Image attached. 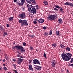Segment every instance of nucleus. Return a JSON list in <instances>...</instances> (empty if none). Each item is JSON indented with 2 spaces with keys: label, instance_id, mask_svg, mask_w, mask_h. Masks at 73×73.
Returning a JSON list of instances; mask_svg holds the SVG:
<instances>
[{
  "label": "nucleus",
  "instance_id": "obj_1",
  "mask_svg": "<svg viewBox=\"0 0 73 73\" xmlns=\"http://www.w3.org/2000/svg\"><path fill=\"white\" fill-rule=\"evenodd\" d=\"M72 56V54L70 53H67V54L64 53L61 54L62 58L65 61H69L71 60Z\"/></svg>",
  "mask_w": 73,
  "mask_h": 73
},
{
  "label": "nucleus",
  "instance_id": "obj_2",
  "mask_svg": "<svg viewBox=\"0 0 73 73\" xmlns=\"http://www.w3.org/2000/svg\"><path fill=\"white\" fill-rule=\"evenodd\" d=\"M28 11L31 12V13H34L35 14L37 13L36 9L35 8V7L34 6L28 5Z\"/></svg>",
  "mask_w": 73,
  "mask_h": 73
},
{
  "label": "nucleus",
  "instance_id": "obj_3",
  "mask_svg": "<svg viewBox=\"0 0 73 73\" xmlns=\"http://www.w3.org/2000/svg\"><path fill=\"white\" fill-rule=\"evenodd\" d=\"M16 49L18 50H20L21 53H23L24 52H25V50L24 48L20 45H16L15 46H13V49Z\"/></svg>",
  "mask_w": 73,
  "mask_h": 73
},
{
  "label": "nucleus",
  "instance_id": "obj_4",
  "mask_svg": "<svg viewBox=\"0 0 73 73\" xmlns=\"http://www.w3.org/2000/svg\"><path fill=\"white\" fill-rule=\"evenodd\" d=\"M57 18V15L55 14L54 15H50L48 17V20L52 21V20H54L55 19Z\"/></svg>",
  "mask_w": 73,
  "mask_h": 73
},
{
  "label": "nucleus",
  "instance_id": "obj_5",
  "mask_svg": "<svg viewBox=\"0 0 73 73\" xmlns=\"http://www.w3.org/2000/svg\"><path fill=\"white\" fill-rule=\"evenodd\" d=\"M19 16V17L20 18V19H25V18H26V15H25V13H24L20 14Z\"/></svg>",
  "mask_w": 73,
  "mask_h": 73
},
{
  "label": "nucleus",
  "instance_id": "obj_6",
  "mask_svg": "<svg viewBox=\"0 0 73 73\" xmlns=\"http://www.w3.org/2000/svg\"><path fill=\"white\" fill-rule=\"evenodd\" d=\"M21 26H28V23L27 22V21L26 20H23V22L21 24Z\"/></svg>",
  "mask_w": 73,
  "mask_h": 73
},
{
  "label": "nucleus",
  "instance_id": "obj_7",
  "mask_svg": "<svg viewBox=\"0 0 73 73\" xmlns=\"http://www.w3.org/2000/svg\"><path fill=\"white\" fill-rule=\"evenodd\" d=\"M33 62L34 64H38L40 65H41V64L40 63V62L36 59L33 60Z\"/></svg>",
  "mask_w": 73,
  "mask_h": 73
},
{
  "label": "nucleus",
  "instance_id": "obj_8",
  "mask_svg": "<svg viewBox=\"0 0 73 73\" xmlns=\"http://www.w3.org/2000/svg\"><path fill=\"white\" fill-rule=\"evenodd\" d=\"M56 65V62L55 60H52V61H51V66L52 67H55Z\"/></svg>",
  "mask_w": 73,
  "mask_h": 73
},
{
  "label": "nucleus",
  "instance_id": "obj_9",
  "mask_svg": "<svg viewBox=\"0 0 73 73\" xmlns=\"http://www.w3.org/2000/svg\"><path fill=\"white\" fill-rule=\"evenodd\" d=\"M23 59L18 58V60H17V63L18 64H19V65H20L21 63L23 62Z\"/></svg>",
  "mask_w": 73,
  "mask_h": 73
},
{
  "label": "nucleus",
  "instance_id": "obj_10",
  "mask_svg": "<svg viewBox=\"0 0 73 73\" xmlns=\"http://www.w3.org/2000/svg\"><path fill=\"white\" fill-rule=\"evenodd\" d=\"M38 22L39 23H43L44 22V20L43 19L40 18L38 20Z\"/></svg>",
  "mask_w": 73,
  "mask_h": 73
},
{
  "label": "nucleus",
  "instance_id": "obj_11",
  "mask_svg": "<svg viewBox=\"0 0 73 73\" xmlns=\"http://www.w3.org/2000/svg\"><path fill=\"white\" fill-rule=\"evenodd\" d=\"M0 30L1 31H5V29L3 26L0 25Z\"/></svg>",
  "mask_w": 73,
  "mask_h": 73
},
{
  "label": "nucleus",
  "instance_id": "obj_12",
  "mask_svg": "<svg viewBox=\"0 0 73 73\" xmlns=\"http://www.w3.org/2000/svg\"><path fill=\"white\" fill-rule=\"evenodd\" d=\"M29 70H32V71H33V69L32 68V65H29Z\"/></svg>",
  "mask_w": 73,
  "mask_h": 73
},
{
  "label": "nucleus",
  "instance_id": "obj_13",
  "mask_svg": "<svg viewBox=\"0 0 73 73\" xmlns=\"http://www.w3.org/2000/svg\"><path fill=\"white\" fill-rule=\"evenodd\" d=\"M17 5H19L22 6L23 4H24L21 3H20V2L19 1H17Z\"/></svg>",
  "mask_w": 73,
  "mask_h": 73
},
{
  "label": "nucleus",
  "instance_id": "obj_14",
  "mask_svg": "<svg viewBox=\"0 0 73 73\" xmlns=\"http://www.w3.org/2000/svg\"><path fill=\"white\" fill-rule=\"evenodd\" d=\"M58 21L59 23L60 24H62V19H59Z\"/></svg>",
  "mask_w": 73,
  "mask_h": 73
},
{
  "label": "nucleus",
  "instance_id": "obj_15",
  "mask_svg": "<svg viewBox=\"0 0 73 73\" xmlns=\"http://www.w3.org/2000/svg\"><path fill=\"white\" fill-rule=\"evenodd\" d=\"M43 3L46 6V5H48V2L47 1H44L43 2Z\"/></svg>",
  "mask_w": 73,
  "mask_h": 73
},
{
  "label": "nucleus",
  "instance_id": "obj_16",
  "mask_svg": "<svg viewBox=\"0 0 73 73\" xmlns=\"http://www.w3.org/2000/svg\"><path fill=\"white\" fill-rule=\"evenodd\" d=\"M70 3V2H66V3H65L64 5H65L69 6Z\"/></svg>",
  "mask_w": 73,
  "mask_h": 73
},
{
  "label": "nucleus",
  "instance_id": "obj_17",
  "mask_svg": "<svg viewBox=\"0 0 73 73\" xmlns=\"http://www.w3.org/2000/svg\"><path fill=\"white\" fill-rule=\"evenodd\" d=\"M56 35H57L58 36L60 35V33L59 32V31H57L56 32Z\"/></svg>",
  "mask_w": 73,
  "mask_h": 73
},
{
  "label": "nucleus",
  "instance_id": "obj_18",
  "mask_svg": "<svg viewBox=\"0 0 73 73\" xmlns=\"http://www.w3.org/2000/svg\"><path fill=\"white\" fill-rule=\"evenodd\" d=\"M19 23L21 24L23 22V20L21 19H20L18 21Z\"/></svg>",
  "mask_w": 73,
  "mask_h": 73
},
{
  "label": "nucleus",
  "instance_id": "obj_19",
  "mask_svg": "<svg viewBox=\"0 0 73 73\" xmlns=\"http://www.w3.org/2000/svg\"><path fill=\"white\" fill-rule=\"evenodd\" d=\"M42 68V67H39L38 68H35L36 69L38 70H41Z\"/></svg>",
  "mask_w": 73,
  "mask_h": 73
},
{
  "label": "nucleus",
  "instance_id": "obj_20",
  "mask_svg": "<svg viewBox=\"0 0 73 73\" xmlns=\"http://www.w3.org/2000/svg\"><path fill=\"white\" fill-rule=\"evenodd\" d=\"M21 2V4H24V3H25V0H20Z\"/></svg>",
  "mask_w": 73,
  "mask_h": 73
},
{
  "label": "nucleus",
  "instance_id": "obj_21",
  "mask_svg": "<svg viewBox=\"0 0 73 73\" xmlns=\"http://www.w3.org/2000/svg\"><path fill=\"white\" fill-rule=\"evenodd\" d=\"M13 19V17H11L9 18V21H12Z\"/></svg>",
  "mask_w": 73,
  "mask_h": 73
},
{
  "label": "nucleus",
  "instance_id": "obj_22",
  "mask_svg": "<svg viewBox=\"0 0 73 73\" xmlns=\"http://www.w3.org/2000/svg\"><path fill=\"white\" fill-rule=\"evenodd\" d=\"M21 9L23 11H25V9L24 7H22L21 8Z\"/></svg>",
  "mask_w": 73,
  "mask_h": 73
},
{
  "label": "nucleus",
  "instance_id": "obj_23",
  "mask_svg": "<svg viewBox=\"0 0 73 73\" xmlns=\"http://www.w3.org/2000/svg\"><path fill=\"white\" fill-rule=\"evenodd\" d=\"M52 46H54V47L55 48V47H56V46H57V44H56L54 43L53 44H52Z\"/></svg>",
  "mask_w": 73,
  "mask_h": 73
},
{
  "label": "nucleus",
  "instance_id": "obj_24",
  "mask_svg": "<svg viewBox=\"0 0 73 73\" xmlns=\"http://www.w3.org/2000/svg\"><path fill=\"white\" fill-rule=\"evenodd\" d=\"M69 6H71V7H73V4L72 3L70 2Z\"/></svg>",
  "mask_w": 73,
  "mask_h": 73
},
{
  "label": "nucleus",
  "instance_id": "obj_25",
  "mask_svg": "<svg viewBox=\"0 0 73 73\" xmlns=\"http://www.w3.org/2000/svg\"><path fill=\"white\" fill-rule=\"evenodd\" d=\"M8 35V33L7 32H4V34H3V36L4 37H5L6 35Z\"/></svg>",
  "mask_w": 73,
  "mask_h": 73
},
{
  "label": "nucleus",
  "instance_id": "obj_26",
  "mask_svg": "<svg viewBox=\"0 0 73 73\" xmlns=\"http://www.w3.org/2000/svg\"><path fill=\"white\" fill-rule=\"evenodd\" d=\"M66 50L67 51H70V48L69 47H67L66 48Z\"/></svg>",
  "mask_w": 73,
  "mask_h": 73
},
{
  "label": "nucleus",
  "instance_id": "obj_27",
  "mask_svg": "<svg viewBox=\"0 0 73 73\" xmlns=\"http://www.w3.org/2000/svg\"><path fill=\"white\" fill-rule=\"evenodd\" d=\"M29 36L30 37H32V38H33L35 37V35H29Z\"/></svg>",
  "mask_w": 73,
  "mask_h": 73
},
{
  "label": "nucleus",
  "instance_id": "obj_28",
  "mask_svg": "<svg viewBox=\"0 0 73 73\" xmlns=\"http://www.w3.org/2000/svg\"><path fill=\"white\" fill-rule=\"evenodd\" d=\"M45 36H46L48 35V33L47 32H45L44 34Z\"/></svg>",
  "mask_w": 73,
  "mask_h": 73
},
{
  "label": "nucleus",
  "instance_id": "obj_29",
  "mask_svg": "<svg viewBox=\"0 0 73 73\" xmlns=\"http://www.w3.org/2000/svg\"><path fill=\"white\" fill-rule=\"evenodd\" d=\"M8 55H5V58L6 60H8Z\"/></svg>",
  "mask_w": 73,
  "mask_h": 73
},
{
  "label": "nucleus",
  "instance_id": "obj_30",
  "mask_svg": "<svg viewBox=\"0 0 73 73\" xmlns=\"http://www.w3.org/2000/svg\"><path fill=\"white\" fill-rule=\"evenodd\" d=\"M52 33H53V32H52V31L50 30V33H49L50 35H52Z\"/></svg>",
  "mask_w": 73,
  "mask_h": 73
},
{
  "label": "nucleus",
  "instance_id": "obj_31",
  "mask_svg": "<svg viewBox=\"0 0 73 73\" xmlns=\"http://www.w3.org/2000/svg\"><path fill=\"white\" fill-rule=\"evenodd\" d=\"M13 66L15 69H16V65L15 64H13Z\"/></svg>",
  "mask_w": 73,
  "mask_h": 73
},
{
  "label": "nucleus",
  "instance_id": "obj_32",
  "mask_svg": "<svg viewBox=\"0 0 73 73\" xmlns=\"http://www.w3.org/2000/svg\"><path fill=\"white\" fill-rule=\"evenodd\" d=\"M44 56L46 58H47L46 57V54H45V53L44 52Z\"/></svg>",
  "mask_w": 73,
  "mask_h": 73
},
{
  "label": "nucleus",
  "instance_id": "obj_33",
  "mask_svg": "<svg viewBox=\"0 0 73 73\" xmlns=\"http://www.w3.org/2000/svg\"><path fill=\"white\" fill-rule=\"evenodd\" d=\"M23 46H26V45H27V43H26L24 42H23Z\"/></svg>",
  "mask_w": 73,
  "mask_h": 73
},
{
  "label": "nucleus",
  "instance_id": "obj_34",
  "mask_svg": "<svg viewBox=\"0 0 73 73\" xmlns=\"http://www.w3.org/2000/svg\"><path fill=\"white\" fill-rule=\"evenodd\" d=\"M17 57H20V58H22L23 57L22 56H21L19 54H17Z\"/></svg>",
  "mask_w": 73,
  "mask_h": 73
},
{
  "label": "nucleus",
  "instance_id": "obj_35",
  "mask_svg": "<svg viewBox=\"0 0 73 73\" xmlns=\"http://www.w3.org/2000/svg\"><path fill=\"white\" fill-rule=\"evenodd\" d=\"M54 11H59V10L58 9H57L56 8H54Z\"/></svg>",
  "mask_w": 73,
  "mask_h": 73
},
{
  "label": "nucleus",
  "instance_id": "obj_36",
  "mask_svg": "<svg viewBox=\"0 0 73 73\" xmlns=\"http://www.w3.org/2000/svg\"><path fill=\"white\" fill-rule=\"evenodd\" d=\"M32 2L33 3L36 4V2H35V0H32Z\"/></svg>",
  "mask_w": 73,
  "mask_h": 73
},
{
  "label": "nucleus",
  "instance_id": "obj_37",
  "mask_svg": "<svg viewBox=\"0 0 73 73\" xmlns=\"http://www.w3.org/2000/svg\"><path fill=\"white\" fill-rule=\"evenodd\" d=\"M38 5H37V6L36 7V9L37 10H38V9H40V7L38 6Z\"/></svg>",
  "mask_w": 73,
  "mask_h": 73
},
{
  "label": "nucleus",
  "instance_id": "obj_38",
  "mask_svg": "<svg viewBox=\"0 0 73 73\" xmlns=\"http://www.w3.org/2000/svg\"><path fill=\"white\" fill-rule=\"evenodd\" d=\"M55 7L56 8H58V9H59L60 8V6L58 5L56 6Z\"/></svg>",
  "mask_w": 73,
  "mask_h": 73
},
{
  "label": "nucleus",
  "instance_id": "obj_39",
  "mask_svg": "<svg viewBox=\"0 0 73 73\" xmlns=\"http://www.w3.org/2000/svg\"><path fill=\"white\" fill-rule=\"evenodd\" d=\"M27 2L28 3H31V2H32V0H27Z\"/></svg>",
  "mask_w": 73,
  "mask_h": 73
},
{
  "label": "nucleus",
  "instance_id": "obj_40",
  "mask_svg": "<svg viewBox=\"0 0 73 73\" xmlns=\"http://www.w3.org/2000/svg\"><path fill=\"white\" fill-rule=\"evenodd\" d=\"M59 9V10L61 11H63V9H62V7H60Z\"/></svg>",
  "mask_w": 73,
  "mask_h": 73
},
{
  "label": "nucleus",
  "instance_id": "obj_41",
  "mask_svg": "<svg viewBox=\"0 0 73 73\" xmlns=\"http://www.w3.org/2000/svg\"><path fill=\"white\" fill-rule=\"evenodd\" d=\"M70 63H72L73 62V58L71 59V61H70Z\"/></svg>",
  "mask_w": 73,
  "mask_h": 73
},
{
  "label": "nucleus",
  "instance_id": "obj_42",
  "mask_svg": "<svg viewBox=\"0 0 73 73\" xmlns=\"http://www.w3.org/2000/svg\"><path fill=\"white\" fill-rule=\"evenodd\" d=\"M30 49L31 50H33V47L30 46Z\"/></svg>",
  "mask_w": 73,
  "mask_h": 73
},
{
  "label": "nucleus",
  "instance_id": "obj_43",
  "mask_svg": "<svg viewBox=\"0 0 73 73\" xmlns=\"http://www.w3.org/2000/svg\"><path fill=\"white\" fill-rule=\"evenodd\" d=\"M43 29H44V30H45V29H46V27H43Z\"/></svg>",
  "mask_w": 73,
  "mask_h": 73
},
{
  "label": "nucleus",
  "instance_id": "obj_44",
  "mask_svg": "<svg viewBox=\"0 0 73 73\" xmlns=\"http://www.w3.org/2000/svg\"><path fill=\"white\" fill-rule=\"evenodd\" d=\"M32 62V61L31 60H29V64H31V62Z\"/></svg>",
  "mask_w": 73,
  "mask_h": 73
},
{
  "label": "nucleus",
  "instance_id": "obj_45",
  "mask_svg": "<svg viewBox=\"0 0 73 73\" xmlns=\"http://www.w3.org/2000/svg\"><path fill=\"white\" fill-rule=\"evenodd\" d=\"M65 47V46L63 45V46H61V48H62V49H63V48H64Z\"/></svg>",
  "mask_w": 73,
  "mask_h": 73
},
{
  "label": "nucleus",
  "instance_id": "obj_46",
  "mask_svg": "<svg viewBox=\"0 0 73 73\" xmlns=\"http://www.w3.org/2000/svg\"><path fill=\"white\" fill-rule=\"evenodd\" d=\"M33 23L35 24H37V21H34Z\"/></svg>",
  "mask_w": 73,
  "mask_h": 73
},
{
  "label": "nucleus",
  "instance_id": "obj_47",
  "mask_svg": "<svg viewBox=\"0 0 73 73\" xmlns=\"http://www.w3.org/2000/svg\"><path fill=\"white\" fill-rule=\"evenodd\" d=\"M5 70H7V67H4L3 68Z\"/></svg>",
  "mask_w": 73,
  "mask_h": 73
},
{
  "label": "nucleus",
  "instance_id": "obj_48",
  "mask_svg": "<svg viewBox=\"0 0 73 73\" xmlns=\"http://www.w3.org/2000/svg\"><path fill=\"white\" fill-rule=\"evenodd\" d=\"M14 72L15 73H18V72L16 70H14Z\"/></svg>",
  "mask_w": 73,
  "mask_h": 73
},
{
  "label": "nucleus",
  "instance_id": "obj_49",
  "mask_svg": "<svg viewBox=\"0 0 73 73\" xmlns=\"http://www.w3.org/2000/svg\"><path fill=\"white\" fill-rule=\"evenodd\" d=\"M7 26V27H8V28H9V24H7L6 25Z\"/></svg>",
  "mask_w": 73,
  "mask_h": 73
},
{
  "label": "nucleus",
  "instance_id": "obj_50",
  "mask_svg": "<svg viewBox=\"0 0 73 73\" xmlns=\"http://www.w3.org/2000/svg\"><path fill=\"white\" fill-rule=\"evenodd\" d=\"M31 5V6H33L32 5V4L29 3V4L27 5V7H28V5Z\"/></svg>",
  "mask_w": 73,
  "mask_h": 73
},
{
  "label": "nucleus",
  "instance_id": "obj_51",
  "mask_svg": "<svg viewBox=\"0 0 73 73\" xmlns=\"http://www.w3.org/2000/svg\"><path fill=\"white\" fill-rule=\"evenodd\" d=\"M71 64H68V66H71Z\"/></svg>",
  "mask_w": 73,
  "mask_h": 73
},
{
  "label": "nucleus",
  "instance_id": "obj_52",
  "mask_svg": "<svg viewBox=\"0 0 73 73\" xmlns=\"http://www.w3.org/2000/svg\"><path fill=\"white\" fill-rule=\"evenodd\" d=\"M2 61L3 62H5V59H4Z\"/></svg>",
  "mask_w": 73,
  "mask_h": 73
},
{
  "label": "nucleus",
  "instance_id": "obj_53",
  "mask_svg": "<svg viewBox=\"0 0 73 73\" xmlns=\"http://www.w3.org/2000/svg\"><path fill=\"white\" fill-rule=\"evenodd\" d=\"M64 45V44H60V47H61L62 46H63Z\"/></svg>",
  "mask_w": 73,
  "mask_h": 73
},
{
  "label": "nucleus",
  "instance_id": "obj_54",
  "mask_svg": "<svg viewBox=\"0 0 73 73\" xmlns=\"http://www.w3.org/2000/svg\"><path fill=\"white\" fill-rule=\"evenodd\" d=\"M35 21H38V19H37V18H36V19H35Z\"/></svg>",
  "mask_w": 73,
  "mask_h": 73
},
{
  "label": "nucleus",
  "instance_id": "obj_55",
  "mask_svg": "<svg viewBox=\"0 0 73 73\" xmlns=\"http://www.w3.org/2000/svg\"><path fill=\"white\" fill-rule=\"evenodd\" d=\"M14 0V1L15 3H16L17 1V0Z\"/></svg>",
  "mask_w": 73,
  "mask_h": 73
},
{
  "label": "nucleus",
  "instance_id": "obj_56",
  "mask_svg": "<svg viewBox=\"0 0 73 73\" xmlns=\"http://www.w3.org/2000/svg\"><path fill=\"white\" fill-rule=\"evenodd\" d=\"M66 70L67 71V73H69V70H68V69H67Z\"/></svg>",
  "mask_w": 73,
  "mask_h": 73
},
{
  "label": "nucleus",
  "instance_id": "obj_57",
  "mask_svg": "<svg viewBox=\"0 0 73 73\" xmlns=\"http://www.w3.org/2000/svg\"><path fill=\"white\" fill-rule=\"evenodd\" d=\"M71 66H72V67H73V64H71Z\"/></svg>",
  "mask_w": 73,
  "mask_h": 73
},
{
  "label": "nucleus",
  "instance_id": "obj_58",
  "mask_svg": "<svg viewBox=\"0 0 73 73\" xmlns=\"http://www.w3.org/2000/svg\"><path fill=\"white\" fill-rule=\"evenodd\" d=\"M3 69H2V67H0V70H2Z\"/></svg>",
  "mask_w": 73,
  "mask_h": 73
},
{
  "label": "nucleus",
  "instance_id": "obj_59",
  "mask_svg": "<svg viewBox=\"0 0 73 73\" xmlns=\"http://www.w3.org/2000/svg\"><path fill=\"white\" fill-rule=\"evenodd\" d=\"M13 61H16V60H15V59H13Z\"/></svg>",
  "mask_w": 73,
  "mask_h": 73
},
{
  "label": "nucleus",
  "instance_id": "obj_60",
  "mask_svg": "<svg viewBox=\"0 0 73 73\" xmlns=\"http://www.w3.org/2000/svg\"><path fill=\"white\" fill-rule=\"evenodd\" d=\"M40 66H37V68H38V67H40Z\"/></svg>",
  "mask_w": 73,
  "mask_h": 73
},
{
  "label": "nucleus",
  "instance_id": "obj_61",
  "mask_svg": "<svg viewBox=\"0 0 73 73\" xmlns=\"http://www.w3.org/2000/svg\"><path fill=\"white\" fill-rule=\"evenodd\" d=\"M35 68H37V65H35Z\"/></svg>",
  "mask_w": 73,
  "mask_h": 73
},
{
  "label": "nucleus",
  "instance_id": "obj_62",
  "mask_svg": "<svg viewBox=\"0 0 73 73\" xmlns=\"http://www.w3.org/2000/svg\"><path fill=\"white\" fill-rule=\"evenodd\" d=\"M36 51L37 52H38V50L37 49H36Z\"/></svg>",
  "mask_w": 73,
  "mask_h": 73
},
{
  "label": "nucleus",
  "instance_id": "obj_63",
  "mask_svg": "<svg viewBox=\"0 0 73 73\" xmlns=\"http://www.w3.org/2000/svg\"><path fill=\"white\" fill-rule=\"evenodd\" d=\"M8 73H11V72H8Z\"/></svg>",
  "mask_w": 73,
  "mask_h": 73
},
{
  "label": "nucleus",
  "instance_id": "obj_64",
  "mask_svg": "<svg viewBox=\"0 0 73 73\" xmlns=\"http://www.w3.org/2000/svg\"><path fill=\"white\" fill-rule=\"evenodd\" d=\"M3 66H5V64H3Z\"/></svg>",
  "mask_w": 73,
  "mask_h": 73
}]
</instances>
